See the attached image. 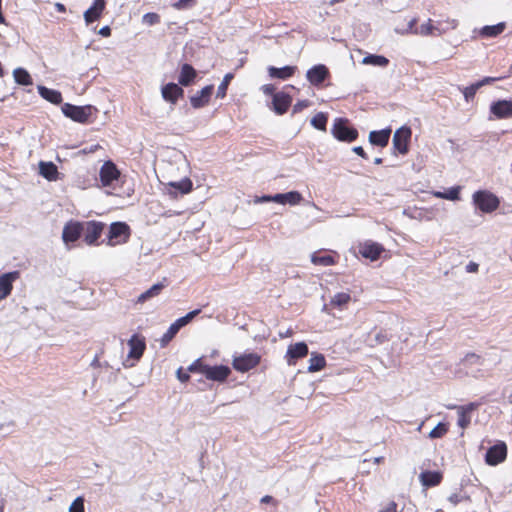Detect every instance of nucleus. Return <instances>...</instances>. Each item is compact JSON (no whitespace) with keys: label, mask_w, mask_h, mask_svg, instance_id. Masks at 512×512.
Masks as SVG:
<instances>
[{"label":"nucleus","mask_w":512,"mask_h":512,"mask_svg":"<svg viewBox=\"0 0 512 512\" xmlns=\"http://www.w3.org/2000/svg\"><path fill=\"white\" fill-rule=\"evenodd\" d=\"M418 23V19L416 17L411 18L408 23L407 27L399 30L398 32L401 34H415V35H421V36H441L445 34L446 32L450 30H455L458 27V20L446 17V26H442V21H437L436 24H434V21L432 19H428V21L424 24H422L419 28L416 27Z\"/></svg>","instance_id":"1"},{"label":"nucleus","mask_w":512,"mask_h":512,"mask_svg":"<svg viewBox=\"0 0 512 512\" xmlns=\"http://www.w3.org/2000/svg\"><path fill=\"white\" fill-rule=\"evenodd\" d=\"M107 225L97 220L83 222V242L88 246H99L105 242L100 241Z\"/></svg>","instance_id":"2"},{"label":"nucleus","mask_w":512,"mask_h":512,"mask_svg":"<svg viewBox=\"0 0 512 512\" xmlns=\"http://www.w3.org/2000/svg\"><path fill=\"white\" fill-rule=\"evenodd\" d=\"M131 229L125 222H113L110 224L105 239V244L111 247L125 244L129 241Z\"/></svg>","instance_id":"3"},{"label":"nucleus","mask_w":512,"mask_h":512,"mask_svg":"<svg viewBox=\"0 0 512 512\" xmlns=\"http://www.w3.org/2000/svg\"><path fill=\"white\" fill-rule=\"evenodd\" d=\"M331 133L338 141L347 143L355 141L359 136L358 130L350 125L347 118H336Z\"/></svg>","instance_id":"4"},{"label":"nucleus","mask_w":512,"mask_h":512,"mask_svg":"<svg viewBox=\"0 0 512 512\" xmlns=\"http://www.w3.org/2000/svg\"><path fill=\"white\" fill-rule=\"evenodd\" d=\"M472 198L474 205L483 213H492L500 205L499 198L488 190H478Z\"/></svg>","instance_id":"5"},{"label":"nucleus","mask_w":512,"mask_h":512,"mask_svg":"<svg viewBox=\"0 0 512 512\" xmlns=\"http://www.w3.org/2000/svg\"><path fill=\"white\" fill-rule=\"evenodd\" d=\"M261 363V355L256 352H245L233 357L232 367L240 373L249 372Z\"/></svg>","instance_id":"6"},{"label":"nucleus","mask_w":512,"mask_h":512,"mask_svg":"<svg viewBox=\"0 0 512 512\" xmlns=\"http://www.w3.org/2000/svg\"><path fill=\"white\" fill-rule=\"evenodd\" d=\"M61 109L66 117L75 122L85 124L89 122L93 107L90 105L76 106L70 103H65L62 105Z\"/></svg>","instance_id":"7"},{"label":"nucleus","mask_w":512,"mask_h":512,"mask_svg":"<svg viewBox=\"0 0 512 512\" xmlns=\"http://www.w3.org/2000/svg\"><path fill=\"white\" fill-rule=\"evenodd\" d=\"M412 131L408 126L397 129L393 135L392 144L394 153L406 155L409 152Z\"/></svg>","instance_id":"8"},{"label":"nucleus","mask_w":512,"mask_h":512,"mask_svg":"<svg viewBox=\"0 0 512 512\" xmlns=\"http://www.w3.org/2000/svg\"><path fill=\"white\" fill-rule=\"evenodd\" d=\"M83 234V222L69 220L65 223L62 231V240L66 245L75 243Z\"/></svg>","instance_id":"9"},{"label":"nucleus","mask_w":512,"mask_h":512,"mask_svg":"<svg viewBox=\"0 0 512 512\" xmlns=\"http://www.w3.org/2000/svg\"><path fill=\"white\" fill-rule=\"evenodd\" d=\"M479 403L471 402L466 405H450L448 409H456L458 414L457 424L463 430L466 429L471 423V414L473 411L477 410L479 407Z\"/></svg>","instance_id":"10"},{"label":"nucleus","mask_w":512,"mask_h":512,"mask_svg":"<svg viewBox=\"0 0 512 512\" xmlns=\"http://www.w3.org/2000/svg\"><path fill=\"white\" fill-rule=\"evenodd\" d=\"M507 457V445L503 441L490 447L485 455V461L490 466H496L505 461Z\"/></svg>","instance_id":"11"},{"label":"nucleus","mask_w":512,"mask_h":512,"mask_svg":"<svg viewBox=\"0 0 512 512\" xmlns=\"http://www.w3.org/2000/svg\"><path fill=\"white\" fill-rule=\"evenodd\" d=\"M384 247L373 241H366L364 243H360L358 246V253L366 259L371 261H376L380 258L381 254L384 252Z\"/></svg>","instance_id":"12"},{"label":"nucleus","mask_w":512,"mask_h":512,"mask_svg":"<svg viewBox=\"0 0 512 512\" xmlns=\"http://www.w3.org/2000/svg\"><path fill=\"white\" fill-rule=\"evenodd\" d=\"M128 346V358L136 361L140 360L146 350L145 337L141 334H133L128 340Z\"/></svg>","instance_id":"13"},{"label":"nucleus","mask_w":512,"mask_h":512,"mask_svg":"<svg viewBox=\"0 0 512 512\" xmlns=\"http://www.w3.org/2000/svg\"><path fill=\"white\" fill-rule=\"evenodd\" d=\"M306 77L313 86L318 87L330 77V72L324 64H317L307 71Z\"/></svg>","instance_id":"14"},{"label":"nucleus","mask_w":512,"mask_h":512,"mask_svg":"<svg viewBox=\"0 0 512 512\" xmlns=\"http://www.w3.org/2000/svg\"><path fill=\"white\" fill-rule=\"evenodd\" d=\"M100 181L103 186H110L120 177V171L112 161H106L100 169Z\"/></svg>","instance_id":"15"},{"label":"nucleus","mask_w":512,"mask_h":512,"mask_svg":"<svg viewBox=\"0 0 512 512\" xmlns=\"http://www.w3.org/2000/svg\"><path fill=\"white\" fill-rule=\"evenodd\" d=\"M308 353L307 344L305 342H297L288 346L285 358L289 365H295L298 359L306 357Z\"/></svg>","instance_id":"16"},{"label":"nucleus","mask_w":512,"mask_h":512,"mask_svg":"<svg viewBox=\"0 0 512 512\" xmlns=\"http://www.w3.org/2000/svg\"><path fill=\"white\" fill-rule=\"evenodd\" d=\"M292 104V96L284 91L277 92L272 98V110L277 115L285 114Z\"/></svg>","instance_id":"17"},{"label":"nucleus","mask_w":512,"mask_h":512,"mask_svg":"<svg viewBox=\"0 0 512 512\" xmlns=\"http://www.w3.org/2000/svg\"><path fill=\"white\" fill-rule=\"evenodd\" d=\"M19 277V271L4 273L0 276V301L11 294L13 290V283L19 279Z\"/></svg>","instance_id":"18"},{"label":"nucleus","mask_w":512,"mask_h":512,"mask_svg":"<svg viewBox=\"0 0 512 512\" xmlns=\"http://www.w3.org/2000/svg\"><path fill=\"white\" fill-rule=\"evenodd\" d=\"M161 94L166 102L175 105L179 99L184 97V90L175 83H168L162 87Z\"/></svg>","instance_id":"19"},{"label":"nucleus","mask_w":512,"mask_h":512,"mask_svg":"<svg viewBox=\"0 0 512 512\" xmlns=\"http://www.w3.org/2000/svg\"><path fill=\"white\" fill-rule=\"evenodd\" d=\"M213 91V85H207L202 88L199 92L190 97L191 106L195 109L207 106L210 102Z\"/></svg>","instance_id":"20"},{"label":"nucleus","mask_w":512,"mask_h":512,"mask_svg":"<svg viewBox=\"0 0 512 512\" xmlns=\"http://www.w3.org/2000/svg\"><path fill=\"white\" fill-rule=\"evenodd\" d=\"M490 112L497 119H508L512 117V101L498 100L491 104Z\"/></svg>","instance_id":"21"},{"label":"nucleus","mask_w":512,"mask_h":512,"mask_svg":"<svg viewBox=\"0 0 512 512\" xmlns=\"http://www.w3.org/2000/svg\"><path fill=\"white\" fill-rule=\"evenodd\" d=\"M106 8L105 0H94L92 6L84 12L86 24H91L99 20Z\"/></svg>","instance_id":"22"},{"label":"nucleus","mask_w":512,"mask_h":512,"mask_svg":"<svg viewBox=\"0 0 512 512\" xmlns=\"http://www.w3.org/2000/svg\"><path fill=\"white\" fill-rule=\"evenodd\" d=\"M205 377L208 380L224 382L231 374V370L228 366L225 365H217V366H209L206 369Z\"/></svg>","instance_id":"23"},{"label":"nucleus","mask_w":512,"mask_h":512,"mask_svg":"<svg viewBox=\"0 0 512 512\" xmlns=\"http://www.w3.org/2000/svg\"><path fill=\"white\" fill-rule=\"evenodd\" d=\"M420 483L425 488L438 486L443 480V474L440 471L426 470L419 475Z\"/></svg>","instance_id":"24"},{"label":"nucleus","mask_w":512,"mask_h":512,"mask_svg":"<svg viewBox=\"0 0 512 512\" xmlns=\"http://www.w3.org/2000/svg\"><path fill=\"white\" fill-rule=\"evenodd\" d=\"M311 262L317 266L327 267L337 264V259L331 253H327L324 250H319L311 255Z\"/></svg>","instance_id":"25"},{"label":"nucleus","mask_w":512,"mask_h":512,"mask_svg":"<svg viewBox=\"0 0 512 512\" xmlns=\"http://www.w3.org/2000/svg\"><path fill=\"white\" fill-rule=\"evenodd\" d=\"M391 136V129L386 128L382 130L371 131L369 134V141L372 145L379 147H386L389 143Z\"/></svg>","instance_id":"26"},{"label":"nucleus","mask_w":512,"mask_h":512,"mask_svg":"<svg viewBox=\"0 0 512 512\" xmlns=\"http://www.w3.org/2000/svg\"><path fill=\"white\" fill-rule=\"evenodd\" d=\"M302 199V195L297 191H290L287 193H279L273 195V202L282 205H298L302 201Z\"/></svg>","instance_id":"27"},{"label":"nucleus","mask_w":512,"mask_h":512,"mask_svg":"<svg viewBox=\"0 0 512 512\" xmlns=\"http://www.w3.org/2000/svg\"><path fill=\"white\" fill-rule=\"evenodd\" d=\"M196 76L197 72L193 66L185 63L181 66L178 82L180 85L187 87L194 82Z\"/></svg>","instance_id":"28"},{"label":"nucleus","mask_w":512,"mask_h":512,"mask_svg":"<svg viewBox=\"0 0 512 512\" xmlns=\"http://www.w3.org/2000/svg\"><path fill=\"white\" fill-rule=\"evenodd\" d=\"M296 70V66H284L282 68L270 66L268 68V74L271 78L286 80L292 77L295 74Z\"/></svg>","instance_id":"29"},{"label":"nucleus","mask_w":512,"mask_h":512,"mask_svg":"<svg viewBox=\"0 0 512 512\" xmlns=\"http://www.w3.org/2000/svg\"><path fill=\"white\" fill-rule=\"evenodd\" d=\"M39 173L48 181H56L59 174L58 168L53 162L44 161L39 163Z\"/></svg>","instance_id":"30"},{"label":"nucleus","mask_w":512,"mask_h":512,"mask_svg":"<svg viewBox=\"0 0 512 512\" xmlns=\"http://www.w3.org/2000/svg\"><path fill=\"white\" fill-rule=\"evenodd\" d=\"M38 92L42 98L52 104H60L62 102V94L58 90L50 89L45 86H38Z\"/></svg>","instance_id":"31"},{"label":"nucleus","mask_w":512,"mask_h":512,"mask_svg":"<svg viewBox=\"0 0 512 512\" xmlns=\"http://www.w3.org/2000/svg\"><path fill=\"white\" fill-rule=\"evenodd\" d=\"M326 359L323 354L312 352L309 360L308 372L314 373L323 370L326 367Z\"/></svg>","instance_id":"32"},{"label":"nucleus","mask_w":512,"mask_h":512,"mask_svg":"<svg viewBox=\"0 0 512 512\" xmlns=\"http://www.w3.org/2000/svg\"><path fill=\"white\" fill-rule=\"evenodd\" d=\"M165 284L164 283H157L154 284L151 288H149L147 291L140 294L137 298V303L143 304L148 299L158 296L161 291L164 289Z\"/></svg>","instance_id":"33"},{"label":"nucleus","mask_w":512,"mask_h":512,"mask_svg":"<svg viewBox=\"0 0 512 512\" xmlns=\"http://www.w3.org/2000/svg\"><path fill=\"white\" fill-rule=\"evenodd\" d=\"M505 29L504 23H498L496 25H487L480 30V35L484 38H492L500 35Z\"/></svg>","instance_id":"34"},{"label":"nucleus","mask_w":512,"mask_h":512,"mask_svg":"<svg viewBox=\"0 0 512 512\" xmlns=\"http://www.w3.org/2000/svg\"><path fill=\"white\" fill-rule=\"evenodd\" d=\"M13 76L15 81L20 85L29 86L33 84L31 75L24 68H16L13 71Z\"/></svg>","instance_id":"35"},{"label":"nucleus","mask_w":512,"mask_h":512,"mask_svg":"<svg viewBox=\"0 0 512 512\" xmlns=\"http://www.w3.org/2000/svg\"><path fill=\"white\" fill-rule=\"evenodd\" d=\"M351 301V296L348 293L340 292L335 294L330 301V305L339 309H343Z\"/></svg>","instance_id":"36"},{"label":"nucleus","mask_w":512,"mask_h":512,"mask_svg":"<svg viewBox=\"0 0 512 512\" xmlns=\"http://www.w3.org/2000/svg\"><path fill=\"white\" fill-rule=\"evenodd\" d=\"M363 64L366 65H373V66H380V67H386L389 64L388 58L382 55H373L370 54L366 57H364Z\"/></svg>","instance_id":"37"},{"label":"nucleus","mask_w":512,"mask_h":512,"mask_svg":"<svg viewBox=\"0 0 512 512\" xmlns=\"http://www.w3.org/2000/svg\"><path fill=\"white\" fill-rule=\"evenodd\" d=\"M169 187L179 191L181 194H187L192 191L193 183L189 178H184L179 182L169 183Z\"/></svg>","instance_id":"38"},{"label":"nucleus","mask_w":512,"mask_h":512,"mask_svg":"<svg viewBox=\"0 0 512 512\" xmlns=\"http://www.w3.org/2000/svg\"><path fill=\"white\" fill-rule=\"evenodd\" d=\"M327 121V115L319 112L311 119V125L318 130L326 131Z\"/></svg>","instance_id":"39"},{"label":"nucleus","mask_w":512,"mask_h":512,"mask_svg":"<svg viewBox=\"0 0 512 512\" xmlns=\"http://www.w3.org/2000/svg\"><path fill=\"white\" fill-rule=\"evenodd\" d=\"M449 431L448 423H438L429 433L431 439H438L444 437Z\"/></svg>","instance_id":"40"},{"label":"nucleus","mask_w":512,"mask_h":512,"mask_svg":"<svg viewBox=\"0 0 512 512\" xmlns=\"http://www.w3.org/2000/svg\"><path fill=\"white\" fill-rule=\"evenodd\" d=\"M233 78H234V75L232 73H227L224 76L221 84L218 86V89H217V97L218 98L223 99L226 97L228 86Z\"/></svg>","instance_id":"41"},{"label":"nucleus","mask_w":512,"mask_h":512,"mask_svg":"<svg viewBox=\"0 0 512 512\" xmlns=\"http://www.w3.org/2000/svg\"><path fill=\"white\" fill-rule=\"evenodd\" d=\"M180 329L172 323L168 330L163 334L161 338V346L165 347L175 337Z\"/></svg>","instance_id":"42"},{"label":"nucleus","mask_w":512,"mask_h":512,"mask_svg":"<svg viewBox=\"0 0 512 512\" xmlns=\"http://www.w3.org/2000/svg\"><path fill=\"white\" fill-rule=\"evenodd\" d=\"M208 365L205 364L201 358L195 360L187 369L188 372L192 373H202L206 375V369Z\"/></svg>","instance_id":"43"},{"label":"nucleus","mask_w":512,"mask_h":512,"mask_svg":"<svg viewBox=\"0 0 512 512\" xmlns=\"http://www.w3.org/2000/svg\"><path fill=\"white\" fill-rule=\"evenodd\" d=\"M160 15L155 12H149L143 15V23L153 26L160 23Z\"/></svg>","instance_id":"44"},{"label":"nucleus","mask_w":512,"mask_h":512,"mask_svg":"<svg viewBox=\"0 0 512 512\" xmlns=\"http://www.w3.org/2000/svg\"><path fill=\"white\" fill-rule=\"evenodd\" d=\"M439 196L444 199H448V200H452V201L459 200L460 199V188L453 187L445 193H440Z\"/></svg>","instance_id":"45"},{"label":"nucleus","mask_w":512,"mask_h":512,"mask_svg":"<svg viewBox=\"0 0 512 512\" xmlns=\"http://www.w3.org/2000/svg\"><path fill=\"white\" fill-rule=\"evenodd\" d=\"M69 512H84V498L77 497L70 505Z\"/></svg>","instance_id":"46"},{"label":"nucleus","mask_w":512,"mask_h":512,"mask_svg":"<svg viewBox=\"0 0 512 512\" xmlns=\"http://www.w3.org/2000/svg\"><path fill=\"white\" fill-rule=\"evenodd\" d=\"M479 88L480 87L477 86V83H474L468 87H465L463 90V95H464L465 99L467 101H469L470 99H473Z\"/></svg>","instance_id":"47"},{"label":"nucleus","mask_w":512,"mask_h":512,"mask_svg":"<svg viewBox=\"0 0 512 512\" xmlns=\"http://www.w3.org/2000/svg\"><path fill=\"white\" fill-rule=\"evenodd\" d=\"M310 104L311 102L309 100H300L293 106L292 113L297 114L305 108L309 107Z\"/></svg>","instance_id":"48"},{"label":"nucleus","mask_w":512,"mask_h":512,"mask_svg":"<svg viewBox=\"0 0 512 512\" xmlns=\"http://www.w3.org/2000/svg\"><path fill=\"white\" fill-rule=\"evenodd\" d=\"M196 0H178L173 4V7L178 10L187 8L188 6L194 5Z\"/></svg>","instance_id":"49"},{"label":"nucleus","mask_w":512,"mask_h":512,"mask_svg":"<svg viewBox=\"0 0 512 512\" xmlns=\"http://www.w3.org/2000/svg\"><path fill=\"white\" fill-rule=\"evenodd\" d=\"M504 77H484L482 80L476 82L480 88L484 85L494 83L495 81L502 80Z\"/></svg>","instance_id":"50"},{"label":"nucleus","mask_w":512,"mask_h":512,"mask_svg":"<svg viewBox=\"0 0 512 512\" xmlns=\"http://www.w3.org/2000/svg\"><path fill=\"white\" fill-rule=\"evenodd\" d=\"M465 361L471 363V364H479L481 363V356L476 353H467L465 355Z\"/></svg>","instance_id":"51"},{"label":"nucleus","mask_w":512,"mask_h":512,"mask_svg":"<svg viewBox=\"0 0 512 512\" xmlns=\"http://www.w3.org/2000/svg\"><path fill=\"white\" fill-rule=\"evenodd\" d=\"M177 378H178V380H179L180 382H182V383H186V382H188V381H189V379H190V375H189V373H188V372H185V371L183 370V368H182V367H180V368L177 370Z\"/></svg>","instance_id":"52"},{"label":"nucleus","mask_w":512,"mask_h":512,"mask_svg":"<svg viewBox=\"0 0 512 512\" xmlns=\"http://www.w3.org/2000/svg\"><path fill=\"white\" fill-rule=\"evenodd\" d=\"M398 505L395 501H390L385 507L379 510V512H398Z\"/></svg>","instance_id":"53"},{"label":"nucleus","mask_w":512,"mask_h":512,"mask_svg":"<svg viewBox=\"0 0 512 512\" xmlns=\"http://www.w3.org/2000/svg\"><path fill=\"white\" fill-rule=\"evenodd\" d=\"M275 86L272 85V84H266L262 87V91L264 94L266 95H271L272 98L274 97V94H276L277 92L275 91Z\"/></svg>","instance_id":"54"},{"label":"nucleus","mask_w":512,"mask_h":512,"mask_svg":"<svg viewBox=\"0 0 512 512\" xmlns=\"http://www.w3.org/2000/svg\"><path fill=\"white\" fill-rule=\"evenodd\" d=\"M353 151L358 155L360 156L361 158L367 160L368 159V155L367 153L364 151L363 147L361 146H356L353 148Z\"/></svg>","instance_id":"55"},{"label":"nucleus","mask_w":512,"mask_h":512,"mask_svg":"<svg viewBox=\"0 0 512 512\" xmlns=\"http://www.w3.org/2000/svg\"><path fill=\"white\" fill-rule=\"evenodd\" d=\"M479 265L475 262H469L466 266V271L468 273H476L478 272Z\"/></svg>","instance_id":"56"},{"label":"nucleus","mask_w":512,"mask_h":512,"mask_svg":"<svg viewBox=\"0 0 512 512\" xmlns=\"http://www.w3.org/2000/svg\"><path fill=\"white\" fill-rule=\"evenodd\" d=\"M188 323H189V322H188V320H187L186 316H183V317H181V318H178V319L174 322V324H175L179 329H181L182 327H184V326H185V325H187Z\"/></svg>","instance_id":"57"},{"label":"nucleus","mask_w":512,"mask_h":512,"mask_svg":"<svg viewBox=\"0 0 512 512\" xmlns=\"http://www.w3.org/2000/svg\"><path fill=\"white\" fill-rule=\"evenodd\" d=\"M261 503L263 504H269L272 503L274 505H277V501L274 500V498L270 495H265L261 498Z\"/></svg>","instance_id":"58"},{"label":"nucleus","mask_w":512,"mask_h":512,"mask_svg":"<svg viewBox=\"0 0 512 512\" xmlns=\"http://www.w3.org/2000/svg\"><path fill=\"white\" fill-rule=\"evenodd\" d=\"M99 34L103 37L111 36V28L109 26H104L99 30Z\"/></svg>","instance_id":"59"},{"label":"nucleus","mask_w":512,"mask_h":512,"mask_svg":"<svg viewBox=\"0 0 512 512\" xmlns=\"http://www.w3.org/2000/svg\"><path fill=\"white\" fill-rule=\"evenodd\" d=\"M200 312H201L200 309H196V310H193V311L187 313L185 316H186L188 322L192 321V319L194 317H196Z\"/></svg>","instance_id":"60"},{"label":"nucleus","mask_w":512,"mask_h":512,"mask_svg":"<svg viewBox=\"0 0 512 512\" xmlns=\"http://www.w3.org/2000/svg\"><path fill=\"white\" fill-rule=\"evenodd\" d=\"M449 501L453 504V505H457L459 502H460V497L457 495V494H453L449 497Z\"/></svg>","instance_id":"61"},{"label":"nucleus","mask_w":512,"mask_h":512,"mask_svg":"<svg viewBox=\"0 0 512 512\" xmlns=\"http://www.w3.org/2000/svg\"><path fill=\"white\" fill-rule=\"evenodd\" d=\"M259 201L260 202H273V196H270V195L262 196Z\"/></svg>","instance_id":"62"},{"label":"nucleus","mask_w":512,"mask_h":512,"mask_svg":"<svg viewBox=\"0 0 512 512\" xmlns=\"http://www.w3.org/2000/svg\"><path fill=\"white\" fill-rule=\"evenodd\" d=\"M293 335L292 329H288L285 333H280L281 338L291 337Z\"/></svg>","instance_id":"63"},{"label":"nucleus","mask_w":512,"mask_h":512,"mask_svg":"<svg viewBox=\"0 0 512 512\" xmlns=\"http://www.w3.org/2000/svg\"><path fill=\"white\" fill-rule=\"evenodd\" d=\"M55 7H56L57 11H59V12L64 13L66 11L65 6L61 3H56Z\"/></svg>","instance_id":"64"}]
</instances>
